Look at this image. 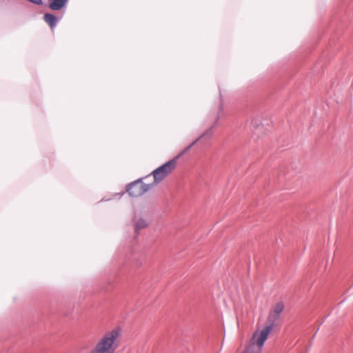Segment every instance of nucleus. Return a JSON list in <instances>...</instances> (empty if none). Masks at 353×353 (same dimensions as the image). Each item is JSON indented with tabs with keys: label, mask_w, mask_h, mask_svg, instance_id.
<instances>
[{
	"label": "nucleus",
	"mask_w": 353,
	"mask_h": 353,
	"mask_svg": "<svg viewBox=\"0 0 353 353\" xmlns=\"http://www.w3.org/2000/svg\"><path fill=\"white\" fill-rule=\"evenodd\" d=\"M49 7L53 10H61L66 3L68 0H50Z\"/></svg>",
	"instance_id": "423d86ee"
},
{
	"label": "nucleus",
	"mask_w": 353,
	"mask_h": 353,
	"mask_svg": "<svg viewBox=\"0 0 353 353\" xmlns=\"http://www.w3.org/2000/svg\"><path fill=\"white\" fill-rule=\"evenodd\" d=\"M44 20L51 28H54L57 21V17L49 13L44 15Z\"/></svg>",
	"instance_id": "0eeeda50"
},
{
	"label": "nucleus",
	"mask_w": 353,
	"mask_h": 353,
	"mask_svg": "<svg viewBox=\"0 0 353 353\" xmlns=\"http://www.w3.org/2000/svg\"><path fill=\"white\" fill-rule=\"evenodd\" d=\"M150 176H147L144 179L145 181L143 180H137L130 183L127 188V192L131 196H140L144 193L154 188V184L150 182Z\"/></svg>",
	"instance_id": "20e7f679"
},
{
	"label": "nucleus",
	"mask_w": 353,
	"mask_h": 353,
	"mask_svg": "<svg viewBox=\"0 0 353 353\" xmlns=\"http://www.w3.org/2000/svg\"><path fill=\"white\" fill-rule=\"evenodd\" d=\"M28 1L34 4H37V5H40L42 3V0H28Z\"/></svg>",
	"instance_id": "1a4fd4ad"
},
{
	"label": "nucleus",
	"mask_w": 353,
	"mask_h": 353,
	"mask_svg": "<svg viewBox=\"0 0 353 353\" xmlns=\"http://www.w3.org/2000/svg\"><path fill=\"white\" fill-rule=\"evenodd\" d=\"M191 146H192V144H190V145H189V147H188V148H186V150H185V151L188 150L190 148H191Z\"/></svg>",
	"instance_id": "9b49d317"
},
{
	"label": "nucleus",
	"mask_w": 353,
	"mask_h": 353,
	"mask_svg": "<svg viewBox=\"0 0 353 353\" xmlns=\"http://www.w3.org/2000/svg\"><path fill=\"white\" fill-rule=\"evenodd\" d=\"M191 146H192V144H190V145H189V147H188V148H186V150H185V151L188 150L190 148H191Z\"/></svg>",
	"instance_id": "9d476101"
},
{
	"label": "nucleus",
	"mask_w": 353,
	"mask_h": 353,
	"mask_svg": "<svg viewBox=\"0 0 353 353\" xmlns=\"http://www.w3.org/2000/svg\"><path fill=\"white\" fill-rule=\"evenodd\" d=\"M122 329L116 327L105 332L88 353H115L121 344Z\"/></svg>",
	"instance_id": "f257e3e1"
},
{
	"label": "nucleus",
	"mask_w": 353,
	"mask_h": 353,
	"mask_svg": "<svg viewBox=\"0 0 353 353\" xmlns=\"http://www.w3.org/2000/svg\"><path fill=\"white\" fill-rule=\"evenodd\" d=\"M271 332V325H265L261 330L256 329L243 353H261L265 341Z\"/></svg>",
	"instance_id": "f03ea898"
},
{
	"label": "nucleus",
	"mask_w": 353,
	"mask_h": 353,
	"mask_svg": "<svg viewBox=\"0 0 353 353\" xmlns=\"http://www.w3.org/2000/svg\"><path fill=\"white\" fill-rule=\"evenodd\" d=\"M185 151L152 172V174L153 176V181L152 183L154 184V187L165 179L176 169L177 165V159Z\"/></svg>",
	"instance_id": "7ed1b4c3"
},
{
	"label": "nucleus",
	"mask_w": 353,
	"mask_h": 353,
	"mask_svg": "<svg viewBox=\"0 0 353 353\" xmlns=\"http://www.w3.org/2000/svg\"><path fill=\"white\" fill-rule=\"evenodd\" d=\"M284 309V305L282 303H277L273 307L272 310L270 312L268 319V325L272 326V330L274 327L275 322L279 319L281 313Z\"/></svg>",
	"instance_id": "39448f33"
},
{
	"label": "nucleus",
	"mask_w": 353,
	"mask_h": 353,
	"mask_svg": "<svg viewBox=\"0 0 353 353\" xmlns=\"http://www.w3.org/2000/svg\"><path fill=\"white\" fill-rule=\"evenodd\" d=\"M148 225V222L144 219H139L137 221L135 225V230L138 231L145 228Z\"/></svg>",
	"instance_id": "6e6552de"
}]
</instances>
